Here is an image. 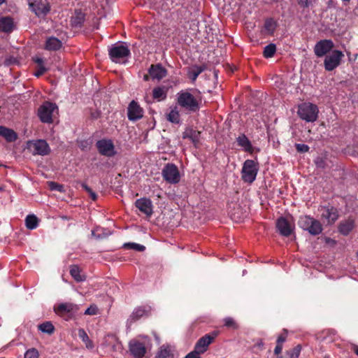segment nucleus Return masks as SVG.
I'll list each match as a JSON object with an SVG mask.
<instances>
[{"label":"nucleus","instance_id":"7ed1b4c3","mask_svg":"<svg viewBox=\"0 0 358 358\" xmlns=\"http://www.w3.org/2000/svg\"><path fill=\"white\" fill-rule=\"evenodd\" d=\"M317 106L311 103H303L298 107L297 114L301 119L307 122L316 121L318 117Z\"/></svg>","mask_w":358,"mask_h":358},{"label":"nucleus","instance_id":"39448f33","mask_svg":"<svg viewBox=\"0 0 358 358\" xmlns=\"http://www.w3.org/2000/svg\"><path fill=\"white\" fill-rule=\"evenodd\" d=\"M298 224L301 229L308 231L313 236L318 235L322 231V227L320 221L308 215L301 216Z\"/></svg>","mask_w":358,"mask_h":358},{"label":"nucleus","instance_id":"49530a36","mask_svg":"<svg viewBox=\"0 0 358 358\" xmlns=\"http://www.w3.org/2000/svg\"><path fill=\"white\" fill-rule=\"evenodd\" d=\"M46 71H47V69L45 67V66H38V70L34 73V75L36 77H40Z\"/></svg>","mask_w":358,"mask_h":358},{"label":"nucleus","instance_id":"c85d7f7f","mask_svg":"<svg viewBox=\"0 0 358 358\" xmlns=\"http://www.w3.org/2000/svg\"><path fill=\"white\" fill-rule=\"evenodd\" d=\"M70 274L77 282H82L85 280V276L80 273V270L76 265H73L71 266Z\"/></svg>","mask_w":358,"mask_h":358},{"label":"nucleus","instance_id":"3c124183","mask_svg":"<svg viewBox=\"0 0 358 358\" xmlns=\"http://www.w3.org/2000/svg\"><path fill=\"white\" fill-rule=\"evenodd\" d=\"M282 350V345L281 344H277L275 349H274V353L275 355H279Z\"/></svg>","mask_w":358,"mask_h":358},{"label":"nucleus","instance_id":"20e7f679","mask_svg":"<svg viewBox=\"0 0 358 358\" xmlns=\"http://www.w3.org/2000/svg\"><path fill=\"white\" fill-rule=\"evenodd\" d=\"M259 164L258 162L247 159L244 162L241 170V178L245 182L252 183L258 173Z\"/></svg>","mask_w":358,"mask_h":358},{"label":"nucleus","instance_id":"c03bdc74","mask_svg":"<svg viewBox=\"0 0 358 358\" xmlns=\"http://www.w3.org/2000/svg\"><path fill=\"white\" fill-rule=\"evenodd\" d=\"M287 335V331L286 329H283V333L280 334L277 339V344H281L285 341Z\"/></svg>","mask_w":358,"mask_h":358},{"label":"nucleus","instance_id":"bf43d9fd","mask_svg":"<svg viewBox=\"0 0 358 358\" xmlns=\"http://www.w3.org/2000/svg\"><path fill=\"white\" fill-rule=\"evenodd\" d=\"M342 1L348 3L350 1V0H342Z\"/></svg>","mask_w":358,"mask_h":358},{"label":"nucleus","instance_id":"bb28decb","mask_svg":"<svg viewBox=\"0 0 358 358\" xmlns=\"http://www.w3.org/2000/svg\"><path fill=\"white\" fill-rule=\"evenodd\" d=\"M166 119L171 123L178 124L180 122V113L176 106L171 108L170 111L166 114Z\"/></svg>","mask_w":358,"mask_h":358},{"label":"nucleus","instance_id":"6e6d98bb","mask_svg":"<svg viewBox=\"0 0 358 358\" xmlns=\"http://www.w3.org/2000/svg\"><path fill=\"white\" fill-rule=\"evenodd\" d=\"M316 164H317V166H322V159L319 160V159H317V160L316 161Z\"/></svg>","mask_w":358,"mask_h":358},{"label":"nucleus","instance_id":"4468645a","mask_svg":"<svg viewBox=\"0 0 358 358\" xmlns=\"http://www.w3.org/2000/svg\"><path fill=\"white\" fill-rule=\"evenodd\" d=\"M276 227L282 236L287 237L292 234L294 226L291 220L280 217L276 221Z\"/></svg>","mask_w":358,"mask_h":358},{"label":"nucleus","instance_id":"13d9d810","mask_svg":"<svg viewBox=\"0 0 358 358\" xmlns=\"http://www.w3.org/2000/svg\"><path fill=\"white\" fill-rule=\"evenodd\" d=\"M144 80L148 81L149 80V76L145 75L143 77Z\"/></svg>","mask_w":358,"mask_h":358},{"label":"nucleus","instance_id":"b1692460","mask_svg":"<svg viewBox=\"0 0 358 358\" xmlns=\"http://www.w3.org/2000/svg\"><path fill=\"white\" fill-rule=\"evenodd\" d=\"M355 222L352 219H348L341 222L338 226V231L343 235H348L350 232L354 229Z\"/></svg>","mask_w":358,"mask_h":358},{"label":"nucleus","instance_id":"680f3d73","mask_svg":"<svg viewBox=\"0 0 358 358\" xmlns=\"http://www.w3.org/2000/svg\"><path fill=\"white\" fill-rule=\"evenodd\" d=\"M357 257H358V252H357Z\"/></svg>","mask_w":358,"mask_h":358},{"label":"nucleus","instance_id":"412c9836","mask_svg":"<svg viewBox=\"0 0 358 358\" xmlns=\"http://www.w3.org/2000/svg\"><path fill=\"white\" fill-rule=\"evenodd\" d=\"M236 142L238 146L241 147L244 151L252 153L253 147L252 143L245 134H243L238 136L236 138Z\"/></svg>","mask_w":358,"mask_h":358},{"label":"nucleus","instance_id":"58836bf2","mask_svg":"<svg viewBox=\"0 0 358 358\" xmlns=\"http://www.w3.org/2000/svg\"><path fill=\"white\" fill-rule=\"evenodd\" d=\"M224 326L228 328L236 329L238 328V325L236 321L230 317H227L224 319Z\"/></svg>","mask_w":358,"mask_h":358},{"label":"nucleus","instance_id":"f257e3e1","mask_svg":"<svg viewBox=\"0 0 358 358\" xmlns=\"http://www.w3.org/2000/svg\"><path fill=\"white\" fill-rule=\"evenodd\" d=\"M200 92L194 89L181 90L177 94V103L189 113H195L200 109L201 103Z\"/></svg>","mask_w":358,"mask_h":358},{"label":"nucleus","instance_id":"e433bc0d","mask_svg":"<svg viewBox=\"0 0 358 358\" xmlns=\"http://www.w3.org/2000/svg\"><path fill=\"white\" fill-rule=\"evenodd\" d=\"M301 348L300 345H296L294 348L287 352V358H299L301 352Z\"/></svg>","mask_w":358,"mask_h":358},{"label":"nucleus","instance_id":"423d86ee","mask_svg":"<svg viewBox=\"0 0 358 358\" xmlns=\"http://www.w3.org/2000/svg\"><path fill=\"white\" fill-rule=\"evenodd\" d=\"M27 148L33 155L41 156L49 155L51 150L48 143L43 139L29 141Z\"/></svg>","mask_w":358,"mask_h":358},{"label":"nucleus","instance_id":"f03ea898","mask_svg":"<svg viewBox=\"0 0 358 358\" xmlns=\"http://www.w3.org/2000/svg\"><path fill=\"white\" fill-rule=\"evenodd\" d=\"M150 338L147 336H138L129 343V350L134 358H143L151 348Z\"/></svg>","mask_w":358,"mask_h":358},{"label":"nucleus","instance_id":"c756f323","mask_svg":"<svg viewBox=\"0 0 358 358\" xmlns=\"http://www.w3.org/2000/svg\"><path fill=\"white\" fill-rule=\"evenodd\" d=\"M25 224L27 229H34L38 227V219L34 215H27L25 219Z\"/></svg>","mask_w":358,"mask_h":358},{"label":"nucleus","instance_id":"f3484780","mask_svg":"<svg viewBox=\"0 0 358 358\" xmlns=\"http://www.w3.org/2000/svg\"><path fill=\"white\" fill-rule=\"evenodd\" d=\"M334 48V43L331 40H321L318 41L314 48V52L316 56L321 57L324 56Z\"/></svg>","mask_w":358,"mask_h":358},{"label":"nucleus","instance_id":"5701e85b","mask_svg":"<svg viewBox=\"0 0 358 358\" xmlns=\"http://www.w3.org/2000/svg\"><path fill=\"white\" fill-rule=\"evenodd\" d=\"M14 23L10 17H0V31L6 33L11 32L13 30Z\"/></svg>","mask_w":358,"mask_h":358},{"label":"nucleus","instance_id":"7c9ffc66","mask_svg":"<svg viewBox=\"0 0 358 358\" xmlns=\"http://www.w3.org/2000/svg\"><path fill=\"white\" fill-rule=\"evenodd\" d=\"M155 358H173V355L169 346L162 345L159 348Z\"/></svg>","mask_w":358,"mask_h":358},{"label":"nucleus","instance_id":"9d476101","mask_svg":"<svg viewBox=\"0 0 358 358\" xmlns=\"http://www.w3.org/2000/svg\"><path fill=\"white\" fill-rule=\"evenodd\" d=\"M96 147L99 152L106 157H113L116 154L115 145L110 139H101L96 141Z\"/></svg>","mask_w":358,"mask_h":358},{"label":"nucleus","instance_id":"a211bd4d","mask_svg":"<svg viewBox=\"0 0 358 358\" xmlns=\"http://www.w3.org/2000/svg\"><path fill=\"white\" fill-rule=\"evenodd\" d=\"M79 309V306L77 304L66 302L61 303L54 306L55 312L59 315H62L65 313L73 314L77 312Z\"/></svg>","mask_w":358,"mask_h":358},{"label":"nucleus","instance_id":"052dcab7","mask_svg":"<svg viewBox=\"0 0 358 358\" xmlns=\"http://www.w3.org/2000/svg\"><path fill=\"white\" fill-rule=\"evenodd\" d=\"M4 1L5 0H0V5L2 4Z\"/></svg>","mask_w":358,"mask_h":358},{"label":"nucleus","instance_id":"37998d69","mask_svg":"<svg viewBox=\"0 0 358 358\" xmlns=\"http://www.w3.org/2000/svg\"><path fill=\"white\" fill-rule=\"evenodd\" d=\"M49 187L51 190H57L59 192H63V186L55 182H50Z\"/></svg>","mask_w":358,"mask_h":358},{"label":"nucleus","instance_id":"0eeeda50","mask_svg":"<svg viewBox=\"0 0 358 358\" xmlns=\"http://www.w3.org/2000/svg\"><path fill=\"white\" fill-rule=\"evenodd\" d=\"M58 108L55 103L46 101L43 103L38 110V115L43 123L52 122V117L57 113Z\"/></svg>","mask_w":358,"mask_h":358},{"label":"nucleus","instance_id":"cd10ccee","mask_svg":"<svg viewBox=\"0 0 358 358\" xmlns=\"http://www.w3.org/2000/svg\"><path fill=\"white\" fill-rule=\"evenodd\" d=\"M78 336L85 343V347L89 350H92L94 347L93 342L90 339L85 331L80 328L78 329Z\"/></svg>","mask_w":358,"mask_h":358},{"label":"nucleus","instance_id":"dca6fc26","mask_svg":"<svg viewBox=\"0 0 358 358\" xmlns=\"http://www.w3.org/2000/svg\"><path fill=\"white\" fill-rule=\"evenodd\" d=\"M31 10L37 15L38 17L46 15L50 9V6L48 3L43 1L41 0H36L34 2L29 3Z\"/></svg>","mask_w":358,"mask_h":358},{"label":"nucleus","instance_id":"09e8293b","mask_svg":"<svg viewBox=\"0 0 358 358\" xmlns=\"http://www.w3.org/2000/svg\"><path fill=\"white\" fill-rule=\"evenodd\" d=\"M185 358H201L200 353L198 352L196 350L188 353Z\"/></svg>","mask_w":358,"mask_h":358},{"label":"nucleus","instance_id":"8fccbe9b","mask_svg":"<svg viewBox=\"0 0 358 358\" xmlns=\"http://www.w3.org/2000/svg\"><path fill=\"white\" fill-rule=\"evenodd\" d=\"M298 1L299 4L301 5V6L308 7L310 4L312 0H298Z\"/></svg>","mask_w":358,"mask_h":358},{"label":"nucleus","instance_id":"a878e982","mask_svg":"<svg viewBox=\"0 0 358 358\" xmlns=\"http://www.w3.org/2000/svg\"><path fill=\"white\" fill-rule=\"evenodd\" d=\"M151 310V308L150 306H140L134 309L133 313H131L130 317L133 320H137L143 317L144 315H147Z\"/></svg>","mask_w":358,"mask_h":358},{"label":"nucleus","instance_id":"a18cd8bd","mask_svg":"<svg viewBox=\"0 0 358 358\" xmlns=\"http://www.w3.org/2000/svg\"><path fill=\"white\" fill-rule=\"evenodd\" d=\"M197 137V133L196 131L189 130L185 133L184 138H190L193 141Z\"/></svg>","mask_w":358,"mask_h":358},{"label":"nucleus","instance_id":"a19ab883","mask_svg":"<svg viewBox=\"0 0 358 358\" xmlns=\"http://www.w3.org/2000/svg\"><path fill=\"white\" fill-rule=\"evenodd\" d=\"M98 313V308L95 305H91L85 311V315H95Z\"/></svg>","mask_w":358,"mask_h":358},{"label":"nucleus","instance_id":"6e6552de","mask_svg":"<svg viewBox=\"0 0 358 358\" xmlns=\"http://www.w3.org/2000/svg\"><path fill=\"white\" fill-rule=\"evenodd\" d=\"M130 55V50L124 44L116 43L109 49V57L115 63H120Z\"/></svg>","mask_w":358,"mask_h":358},{"label":"nucleus","instance_id":"4be33fe9","mask_svg":"<svg viewBox=\"0 0 358 358\" xmlns=\"http://www.w3.org/2000/svg\"><path fill=\"white\" fill-rule=\"evenodd\" d=\"M62 45V41L55 36L48 37L46 39L45 48L48 50L55 51L61 48Z\"/></svg>","mask_w":358,"mask_h":358},{"label":"nucleus","instance_id":"aec40b11","mask_svg":"<svg viewBox=\"0 0 358 358\" xmlns=\"http://www.w3.org/2000/svg\"><path fill=\"white\" fill-rule=\"evenodd\" d=\"M135 205L140 211L146 215L150 216L152 215V205L151 201L149 199L141 198L137 199L135 202Z\"/></svg>","mask_w":358,"mask_h":358},{"label":"nucleus","instance_id":"473e14b6","mask_svg":"<svg viewBox=\"0 0 358 358\" xmlns=\"http://www.w3.org/2000/svg\"><path fill=\"white\" fill-rule=\"evenodd\" d=\"M204 71V68L200 66H193L189 71V77L192 81H195L200 73Z\"/></svg>","mask_w":358,"mask_h":358},{"label":"nucleus","instance_id":"c9c22d12","mask_svg":"<svg viewBox=\"0 0 358 358\" xmlns=\"http://www.w3.org/2000/svg\"><path fill=\"white\" fill-rule=\"evenodd\" d=\"M276 28V22L273 19H267L264 22V29L268 34H272Z\"/></svg>","mask_w":358,"mask_h":358},{"label":"nucleus","instance_id":"6ab92c4d","mask_svg":"<svg viewBox=\"0 0 358 358\" xmlns=\"http://www.w3.org/2000/svg\"><path fill=\"white\" fill-rule=\"evenodd\" d=\"M148 73L152 80H160L167 74L166 69L160 64H152L149 68Z\"/></svg>","mask_w":358,"mask_h":358},{"label":"nucleus","instance_id":"5fc2aeb1","mask_svg":"<svg viewBox=\"0 0 358 358\" xmlns=\"http://www.w3.org/2000/svg\"><path fill=\"white\" fill-rule=\"evenodd\" d=\"M91 199L93 200V201H95L96 200V198H97V195L96 194L95 192H94L92 190L91 191V192L89 193Z\"/></svg>","mask_w":358,"mask_h":358},{"label":"nucleus","instance_id":"f8f14e48","mask_svg":"<svg viewBox=\"0 0 358 358\" xmlns=\"http://www.w3.org/2000/svg\"><path fill=\"white\" fill-rule=\"evenodd\" d=\"M318 210L321 213V219L328 224H334L338 218V213L333 206H320Z\"/></svg>","mask_w":358,"mask_h":358},{"label":"nucleus","instance_id":"4d7b16f0","mask_svg":"<svg viewBox=\"0 0 358 358\" xmlns=\"http://www.w3.org/2000/svg\"><path fill=\"white\" fill-rule=\"evenodd\" d=\"M354 351H355V354L358 356V346H355L354 348Z\"/></svg>","mask_w":358,"mask_h":358},{"label":"nucleus","instance_id":"2f4dec72","mask_svg":"<svg viewBox=\"0 0 358 358\" xmlns=\"http://www.w3.org/2000/svg\"><path fill=\"white\" fill-rule=\"evenodd\" d=\"M152 96L155 99L163 100L166 97V92L164 87H157L153 89Z\"/></svg>","mask_w":358,"mask_h":358},{"label":"nucleus","instance_id":"393cba45","mask_svg":"<svg viewBox=\"0 0 358 358\" xmlns=\"http://www.w3.org/2000/svg\"><path fill=\"white\" fill-rule=\"evenodd\" d=\"M0 136L3 137L8 142H13L17 138V134L11 129L0 126Z\"/></svg>","mask_w":358,"mask_h":358},{"label":"nucleus","instance_id":"79ce46f5","mask_svg":"<svg viewBox=\"0 0 358 358\" xmlns=\"http://www.w3.org/2000/svg\"><path fill=\"white\" fill-rule=\"evenodd\" d=\"M295 148L297 152H306L309 150L308 145L303 143H296L295 144Z\"/></svg>","mask_w":358,"mask_h":358},{"label":"nucleus","instance_id":"2eb2a0df","mask_svg":"<svg viewBox=\"0 0 358 358\" xmlns=\"http://www.w3.org/2000/svg\"><path fill=\"white\" fill-rule=\"evenodd\" d=\"M217 335V331H213L210 334H206L198 340L195 345L194 350L198 351L200 354L203 353L207 350L208 345L214 341Z\"/></svg>","mask_w":358,"mask_h":358},{"label":"nucleus","instance_id":"603ef678","mask_svg":"<svg viewBox=\"0 0 358 358\" xmlns=\"http://www.w3.org/2000/svg\"><path fill=\"white\" fill-rule=\"evenodd\" d=\"M34 62L38 64V66H44L43 58L36 57L34 59Z\"/></svg>","mask_w":358,"mask_h":358},{"label":"nucleus","instance_id":"72a5a7b5","mask_svg":"<svg viewBox=\"0 0 358 358\" xmlns=\"http://www.w3.org/2000/svg\"><path fill=\"white\" fill-rule=\"evenodd\" d=\"M38 329L43 333L50 335L54 332L55 327L50 322H45L38 325Z\"/></svg>","mask_w":358,"mask_h":358},{"label":"nucleus","instance_id":"1a4fd4ad","mask_svg":"<svg viewBox=\"0 0 358 358\" xmlns=\"http://www.w3.org/2000/svg\"><path fill=\"white\" fill-rule=\"evenodd\" d=\"M163 178L170 184H176L180 180V174L178 167L173 164H167L162 172Z\"/></svg>","mask_w":358,"mask_h":358},{"label":"nucleus","instance_id":"ea45409f","mask_svg":"<svg viewBox=\"0 0 358 358\" xmlns=\"http://www.w3.org/2000/svg\"><path fill=\"white\" fill-rule=\"evenodd\" d=\"M39 353L36 348H30L26 351L24 358H38Z\"/></svg>","mask_w":358,"mask_h":358},{"label":"nucleus","instance_id":"ddd939ff","mask_svg":"<svg viewBox=\"0 0 358 358\" xmlns=\"http://www.w3.org/2000/svg\"><path fill=\"white\" fill-rule=\"evenodd\" d=\"M144 110L139 103L132 100L127 107V117L130 121L136 122L143 117Z\"/></svg>","mask_w":358,"mask_h":358},{"label":"nucleus","instance_id":"9b49d317","mask_svg":"<svg viewBox=\"0 0 358 358\" xmlns=\"http://www.w3.org/2000/svg\"><path fill=\"white\" fill-rule=\"evenodd\" d=\"M343 53L340 50H334L331 54L326 56L324 62V68L327 71H331L339 66Z\"/></svg>","mask_w":358,"mask_h":358},{"label":"nucleus","instance_id":"4c0bfd02","mask_svg":"<svg viewBox=\"0 0 358 358\" xmlns=\"http://www.w3.org/2000/svg\"><path fill=\"white\" fill-rule=\"evenodd\" d=\"M124 248L135 250L136 251L142 252L144 251L145 247L143 245L135 243H127L124 244Z\"/></svg>","mask_w":358,"mask_h":358},{"label":"nucleus","instance_id":"de8ad7c7","mask_svg":"<svg viewBox=\"0 0 358 358\" xmlns=\"http://www.w3.org/2000/svg\"><path fill=\"white\" fill-rule=\"evenodd\" d=\"M83 21V16H78V17L72 19V23L75 26H80Z\"/></svg>","mask_w":358,"mask_h":358},{"label":"nucleus","instance_id":"f704fd0d","mask_svg":"<svg viewBox=\"0 0 358 358\" xmlns=\"http://www.w3.org/2000/svg\"><path fill=\"white\" fill-rule=\"evenodd\" d=\"M276 51V45L274 43H270L265 46L263 52L264 57L266 58L272 57Z\"/></svg>","mask_w":358,"mask_h":358},{"label":"nucleus","instance_id":"864d4df0","mask_svg":"<svg viewBox=\"0 0 358 358\" xmlns=\"http://www.w3.org/2000/svg\"><path fill=\"white\" fill-rule=\"evenodd\" d=\"M82 187L84 189H85L88 193L91 192L92 189L85 183L82 184Z\"/></svg>","mask_w":358,"mask_h":358}]
</instances>
